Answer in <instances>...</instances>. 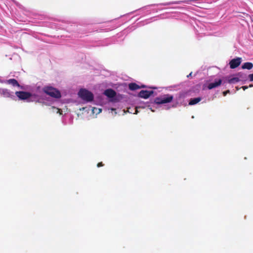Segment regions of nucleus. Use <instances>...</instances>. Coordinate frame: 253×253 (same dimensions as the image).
<instances>
[{
    "label": "nucleus",
    "instance_id": "1",
    "mask_svg": "<svg viewBox=\"0 0 253 253\" xmlns=\"http://www.w3.org/2000/svg\"><path fill=\"white\" fill-rule=\"evenodd\" d=\"M42 90L45 93L51 97L59 98L61 96L60 91L52 86H45Z\"/></svg>",
    "mask_w": 253,
    "mask_h": 253
},
{
    "label": "nucleus",
    "instance_id": "2",
    "mask_svg": "<svg viewBox=\"0 0 253 253\" xmlns=\"http://www.w3.org/2000/svg\"><path fill=\"white\" fill-rule=\"evenodd\" d=\"M79 96L84 100L90 102L93 99V95L86 89H81L78 92Z\"/></svg>",
    "mask_w": 253,
    "mask_h": 253
},
{
    "label": "nucleus",
    "instance_id": "3",
    "mask_svg": "<svg viewBox=\"0 0 253 253\" xmlns=\"http://www.w3.org/2000/svg\"><path fill=\"white\" fill-rule=\"evenodd\" d=\"M172 96L164 95L160 97H157L155 102L157 104H164L170 102L172 100Z\"/></svg>",
    "mask_w": 253,
    "mask_h": 253
},
{
    "label": "nucleus",
    "instance_id": "4",
    "mask_svg": "<svg viewBox=\"0 0 253 253\" xmlns=\"http://www.w3.org/2000/svg\"><path fill=\"white\" fill-rule=\"evenodd\" d=\"M15 94L20 100H26L33 96L31 93L23 91H16Z\"/></svg>",
    "mask_w": 253,
    "mask_h": 253
},
{
    "label": "nucleus",
    "instance_id": "5",
    "mask_svg": "<svg viewBox=\"0 0 253 253\" xmlns=\"http://www.w3.org/2000/svg\"><path fill=\"white\" fill-rule=\"evenodd\" d=\"M242 62V58L241 57H237L232 59L229 62V65L231 69H235L238 67Z\"/></svg>",
    "mask_w": 253,
    "mask_h": 253
},
{
    "label": "nucleus",
    "instance_id": "6",
    "mask_svg": "<svg viewBox=\"0 0 253 253\" xmlns=\"http://www.w3.org/2000/svg\"><path fill=\"white\" fill-rule=\"evenodd\" d=\"M154 91L153 90H141L138 93V96L139 97L143 98L144 99H147L149 98L152 94H153Z\"/></svg>",
    "mask_w": 253,
    "mask_h": 253
},
{
    "label": "nucleus",
    "instance_id": "7",
    "mask_svg": "<svg viewBox=\"0 0 253 253\" xmlns=\"http://www.w3.org/2000/svg\"><path fill=\"white\" fill-rule=\"evenodd\" d=\"M222 82V81L220 79H215L214 82L208 84V88L209 89H211L212 88L218 87L221 84Z\"/></svg>",
    "mask_w": 253,
    "mask_h": 253
},
{
    "label": "nucleus",
    "instance_id": "8",
    "mask_svg": "<svg viewBox=\"0 0 253 253\" xmlns=\"http://www.w3.org/2000/svg\"><path fill=\"white\" fill-rule=\"evenodd\" d=\"M104 94L108 97L113 98L116 96V93L112 89H107L105 90Z\"/></svg>",
    "mask_w": 253,
    "mask_h": 253
},
{
    "label": "nucleus",
    "instance_id": "9",
    "mask_svg": "<svg viewBox=\"0 0 253 253\" xmlns=\"http://www.w3.org/2000/svg\"><path fill=\"white\" fill-rule=\"evenodd\" d=\"M6 83L8 84H12L13 86H20V84L17 81L14 79H9L6 81Z\"/></svg>",
    "mask_w": 253,
    "mask_h": 253
},
{
    "label": "nucleus",
    "instance_id": "10",
    "mask_svg": "<svg viewBox=\"0 0 253 253\" xmlns=\"http://www.w3.org/2000/svg\"><path fill=\"white\" fill-rule=\"evenodd\" d=\"M128 88L131 90H135L141 88V87H140V86L137 84L136 83H131L128 84Z\"/></svg>",
    "mask_w": 253,
    "mask_h": 253
},
{
    "label": "nucleus",
    "instance_id": "11",
    "mask_svg": "<svg viewBox=\"0 0 253 253\" xmlns=\"http://www.w3.org/2000/svg\"><path fill=\"white\" fill-rule=\"evenodd\" d=\"M202 100L201 97H197L194 98H191L189 102V105H193L196 104Z\"/></svg>",
    "mask_w": 253,
    "mask_h": 253
},
{
    "label": "nucleus",
    "instance_id": "12",
    "mask_svg": "<svg viewBox=\"0 0 253 253\" xmlns=\"http://www.w3.org/2000/svg\"><path fill=\"white\" fill-rule=\"evenodd\" d=\"M253 67V64L251 62H246L242 66V68L243 69L250 70Z\"/></svg>",
    "mask_w": 253,
    "mask_h": 253
},
{
    "label": "nucleus",
    "instance_id": "13",
    "mask_svg": "<svg viewBox=\"0 0 253 253\" xmlns=\"http://www.w3.org/2000/svg\"><path fill=\"white\" fill-rule=\"evenodd\" d=\"M2 94L5 97H10L11 96L10 92L6 89H2Z\"/></svg>",
    "mask_w": 253,
    "mask_h": 253
},
{
    "label": "nucleus",
    "instance_id": "14",
    "mask_svg": "<svg viewBox=\"0 0 253 253\" xmlns=\"http://www.w3.org/2000/svg\"><path fill=\"white\" fill-rule=\"evenodd\" d=\"M240 81V79L237 77L232 78L228 80V82L229 84H234L235 83H238Z\"/></svg>",
    "mask_w": 253,
    "mask_h": 253
},
{
    "label": "nucleus",
    "instance_id": "15",
    "mask_svg": "<svg viewBox=\"0 0 253 253\" xmlns=\"http://www.w3.org/2000/svg\"><path fill=\"white\" fill-rule=\"evenodd\" d=\"M248 78H249V80L251 82L253 81V74H251L249 75Z\"/></svg>",
    "mask_w": 253,
    "mask_h": 253
},
{
    "label": "nucleus",
    "instance_id": "16",
    "mask_svg": "<svg viewBox=\"0 0 253 253\" xmlns=\"http://www.w3.org/2000/svg\"><path fill=\"white\" fill-rule=\"evenodd\" d=\"M104 166V164L102 163V162L98 163L97 165V167H100Z\"/></svg>",
    "mask_w": 253,
    "mask_h": 253
},
{
    "label": "nucleus",
    "instance_id": "17",
    "mask_svg": "<svg viewBox=\"0 0 253 253\" xmlns=\"http://www.w3.org/2000/svg\"><path fill=\"white\" fill-rule=\"evenodd\" d=\"M230 92L229 90H227L226 91H225L223 92V95L225 96L227 93H229Z\"/></svg>",
    "mask_w": 253,
    "mask_h": 253
},
{
    "label": "nucleus",
    "instance_id": "18",
    "mask_svg": "<svg viewBox=\"0 0 253 253\" xmlns=\"http://www.w3.org/2000/svg\"><path fill=\"white\" fill-rule=\"evenodd\" d=\"M241 88H243V89L244 90H245L246 89H247L249 88V86H242L241 87Z\"/></svg>",
    "mask_w": 253,
    "mask_h": 253
},
{
    "label": "nucleus",
    "instance_id": "19",
    "mask_svg": "<svg viewBox=\"0 0 253 253\" xmlns=\"http://www.w3.org/2000/svg\"><path fill=\"white\" fill-rule=\"evenodd\" d=\"M140 87H141V88H145V87H146V86L145 85H142L140 86Z\"/></svg>",
    "mask_w": 253,
    "mask_h": 253
},
{
    "label": "nucleus",
    "instance_id": "20",
    "mask_svg": "<svg viewBox=\"0 0 253 253\" xmlns=\"http://www.w3.org/2000/svg\"><path fill=\"white\" fill-rule=\"evenodd\" d=\"M192 73H190L188 76L187 77L189 78L190 76H191Z\"/></svg>",
    "mask_w": 253,
    "mask_h": 253
},
{
    "label": "nucleus",
    "instance_id": "21",
    "mask_svg": "<svg viewBox=\"0 0 253 253\" xmlns=\"http://www.w3.org/2000/svg\"><path fill=\"white\" fill-rule=\"evenodd\" d=\"M249 87H253V84H250L249 86H248Z\"/></svg>",
    "mask_w": 253,
    "mask_h": 253
},
{
    "label": "nucleus",
    "instance_id": "22",
    "mask_svg": "<svg viewBox=\"0 0 253 253\" xmlns=\"http://www.w3.org/2000/svg\"><path fill=\"white\" fill-rule=\"evenodd\" d=\"M101 112V109H99V113Z\"/></svg>",
    "mask_w": 253,
    "mask_h": 253
}]
</instances>
